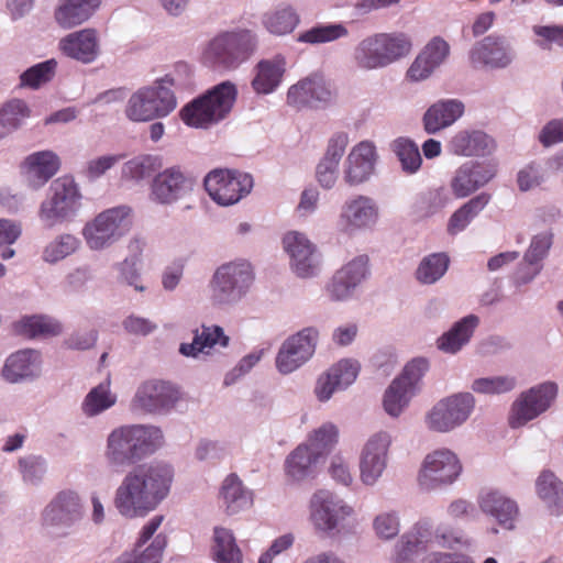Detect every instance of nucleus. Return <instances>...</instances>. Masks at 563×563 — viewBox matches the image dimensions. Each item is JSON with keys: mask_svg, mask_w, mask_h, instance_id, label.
I'll use <instances>...</instances> for the list:
<instances>
[{"mask_svg": "<svg viewBox=\"0 0 563 563\" xmlns=\"http://www.w3.org/2000/svg\"><path fill=\"white\" fill-rule=\"evenodd\" d=\"M496 165L485 162H466L455 172L450 188L455 198H466L487 185L496 175Z\"/></svg>", "mask_w": 563, "mask_h": 563, "instance_id": "19", "label": "nucleus"}, {"mask_svg": "<svg viewBox=\"0 0 563 563\" xmlns=\"http://www.w3.org/2000/svg\"><path fill=\"white\" fill-rule=\"evenodd\" d=\"M159 166L161 162L158 157L143 155L125 163L122 173L124 176L132 179H143L148 177Z\"/></svg>", "mask_w": 563, "mask_h": 563, "instance_id": "54", "label": "nucleus"}, {"mask_svg": "<svg viewBox=\"0 0 563 563\" xmlns=\"http://www.w3.org/2000/svg\"><path fill=\"white\" fill-rule=\"evenodd\" d=\"M426 550L423 541L416 534L404 536L397 548L395 563H409L415 554Z\"/></svg>", "mask_w": 563, "mask_h": 563, "instance_id": "58", "label": "nucleus"}, {"mask_svg": "<svg viewBox=\"0 0 563 563\" xmlns=\"http://www.w3.org/2000/svg\"><path fill=\"white\" fill-rule=\"evenodd\" d=\"M393 438L387 431L372 434L360 454V478L365 485H374L383 475L388 463Z\"/></svg>", "mask_w": 563, "mask_h": 563, "instance_id": "15", "label": "nucleus"}, {"mask_svg": "<svg viewBox=\"0 0 563 563\" xmlns=\"http://www.w3.org/2000/svg\"><path fill=\"white\" fill-rule=\"evenodd\" d=\"M253 282L254 271L247 261L222 264L210 280L211 298L220 305L236 302L246 295Z\"/></svg>", "mask_w": 563, "mask_h": 563, "instance_id": "6", "label": "nucleus"}, {"mask_svg": "<svg viewBox=\"0 0 563 563\" xmlns=\"http://www.w3.org/2000/svg\"><path fill=\"white\" fill-rule=\"evenodd\" d=\"M536 488L552 514H563V482L553 472L543 471L537 479Z\"/></svg>", "mask_w": 563, "mask_h": 563, "instance_id": "38", "label": "nucleus"}, {"mask_svg": "<svg viewBox=\"0 0 563 563\" xmlns=\"http://www.w3.org/2000/svg\"><path fill=\"white\" fill-rule=\"evenodd\" d=\"M478 505L481 510L492 516L501 528L515 529L519 516V508L515 500L497 490H488L479 495Z\"/></svg>", "mask_w": 563, "mask_h": 563, "instance_id": "29", "label": "nucleus"}, {"mask_svg": "<svg viewBox=\"0 0 563 563\" xmlns=\"http://www.w3.org/2000/svg\"><path fill=\"white\" fill-rule=\"evenodd\" d=\"M462 472V464L449 449L434 450L427 454L421 465L418 481L426 489H434L454 483Z\"/></svg>", "mask_w": 563, "mask_h": 563, "instance_id": "12", "label": "nucleus"}, {"mask_svg": "<svg viewBox=\"0 0 563 563\" xmlns=\"http://www.w3.org/2000/svg\"><path fill=\"white\" fill-rule=\"evenodd\" d=\"M318 459L307 444H299L285 461V473L292 482L302 481L313 473Z\"/></svg>", "mask_w": 563, "mask_h": 563, "instance_id": "40", "label": "nucleus"}, {"mask_svg": "<svg viewBox=\"0 0 563 563\" xmlns=\"http://www.w3.org/2000/svg\"><path fill=\"white\" fill-rule=\"evenodd\" d=\"M534 34L540 37L537 41L542 48H551L553 44L563 47V26L560 25H537L533 26Z\"/></svg>", "mask_w": 563, "mask_h": 563, "instance_id": "59", "label": "nucleus"}, {"mask_svg": "<svg viewBox=\"0 0 563 563\" xmlns=\"http://www.w3.org/2000/svg\"><path fill=\"white\" fill-rule=\"evenodd\" d=\"M338 437L339 431L336 427L332 423H324L309 437L306 444L314 456L319 459L332 450L338 442Z\"/></svg>", "mask_w": 563, "mask_h": 563, "instance_id": "50", "label": "nucleus"}, {"mask_svg": "<svg viewBox=\"0 0 563 563\" xmlns=\"http://www.w3.org/2000/svg\"><path fill=\"white\" fill-rule=\"evenodd\" d=\"M548 249H528L525 257L522 266L527 268V276H519L522 283L529 282L540 271V262L545 256Z\"/></svg>", "mask_w": 563, "mask_h": 563, "instance_id": "63", "label": "nucleus"}, {"mask_svg": "<svg viewBox=\"0 0 563 563\" xmlns=\"http://www.w3.org/2000/svg\"><path fill=\"white\" fill-rule=\"evenodd\" d=\"M379 209L374 199L367 196H356L344 202L340 223L344 231L367 229L376 224Z\"/></svg>", "mask_w": 563, "mask_h": 563, "instance_id": "23", "label": "nucleus"}, {"mask_svg": "<svg viewBox=\"0 0 563 563\" xmlns=\"http://www.w3.org/2000/svg\"><path fill=\"white\" fill-rule=\"evenodd\" d=\"M285 58L276 55L271 59H262L254 67L252 88L258 95L272 93L282 82L286 70Z\"/></svg>", "mask_w": 563, "mask_h": 563, "instance_id": "31", "label": "nucleus"}, {"mask_svg": "<svg viewBox=\"0 0 563 563\" xmlns=\"http://www.w3.org/2000/svg\"><path fill=\"white\" fill-rule=\"evenodd\" d=\"M391 148L399 159L405 173L415 174L419 170L422 158L418 146L412 141L399 137L393 142Z\"/></svg>", "mask_w": 563, "mask_h": 563, "instance_id": "47", "label": "nucleus"}, {"mask_svg": "<svg viewBox=\"0 0 563 563\" xmlns=\"http://www.w3.org/2000/svg\"><path fill=\"white\" fill-rule=\"evenodd\" d=\"M386 65L408 55L412 44L405 33H378Z\"/></svg>", "mask_w": 563, "mask_h": 563, "instance_id": "45", "label": "nucleus"}, {"mask_svg": "<svg viewBox=\"0 0 563 563\" xmlns=\"http://www.w3.org/2000/svg\"><path fill=\"white\" fill-rule=\"evenodd\" d=\"M333 92L321 74H311L292 85L287 92V102L296 109L318 107L331 102Z\"/></svg>", "mask_w": 563, "mask_h": 563, "instance_id": "20", "label": "nucleus"}, {"mask_svg": "<svg viewBox=\"0 0 563 563\" xmlns=\"http://www.w3.org/2000/svg\"><path fill=\"white\" fill-rule=\"evenodd\" d=\"M255 47V35L251 31L225 32L209 42L202 58L212 68L234 69L253 54Z\"/></svg>", "mask_w": 563, "mask_h": 563, "instance_id": "5", "label": "nucleus"}, {"mask_svg": "<svg viewBox=\"0 0 563 563\" xmlns=\"http://www.w3.org/2000/svg\"><path fill=\"white\" fill-rule=\"evenodd\" d=\"M420 54L427 59V64L429 63L435 69L449 56L450 46L442 37L435 36L424 46Z\"/></svg>", "mask_w": 563, "mask_h": 563, "instance_id": "56", "label": "nucleus"}, {"mask_svg": "<svg viewBox=\"0 0 563 563\" xmlns=\"http://www.w3.org/2000/svg\"><path fill=\"white\" fill-rule=\"evenodd\" d=\"M558 387L554 383H543L522 393L512 404L509 424L519 428L544 412L555 399Z\"/></svg>", "mask_w": 563, "mask_h": 563, "instance_id": "13", "label": "nucleus"}, {"mask_svg": "<svg viewBox=\"0 0 563 563\" xmlns=\"http://www.w3.org/2000/svg\"><path fill=\"white\" fill-rule=\"evenodd\" d=\"M56 66V60L49 59L30 67L20 76L21 86L32 89L40 88L53 79Z\"/></svg>", "mask_w": 563, "mask_h": 563, "instance_id": "51", "label": "nucleus"}, {"mask_svg": "<svg viewBox=\"0 0 563 563\" xmlns=\"http://www.w3.org/2000/svg\"><path fill=\"white\" fill-rule=\"evenodd\" d=\"M212 558L217 563H242L243 554L235 537L230 529L216 527L213 529Z\"/></svg>", "mask_w": 563, "mask_h": 563, "instance_id": "37", "label": "nucleus"}, {"mask_svg": "<svg viewBox=\"0 0 563 563\" xmlns=\"http://www.w3.org/2000/svg\"><path fill=\"white\" fill-rule=\"evenodd\" d=\"M477 324L478 318L474 314L463 318L438 340L439 349L448 353L457 352L462 345L468 342Z\"/></svg>", "mask_w": 563, "mask_h": 563, "instance_id": "42", "label": "nucleus"}, {"mask_svg": "<svg viewBox=\"0 0 563 563\" xmlns=\"http://www.w3.org/2000/svg\"><path fill=\"white\" fill-rule=\"evenodd\" d=\"M100 3L101 0H60L54 16L59 26L71 29L87 21Z\"/></svg>", "mask_w": 563, "mask_h": 563, "instance_id": "34", "label": "nucleus"}, {"mask_svg": "<svg viewBox=\"0 0 563 563\" xmlns=\"http://www.w3.org/2000/svg\"><path fill=\"white\" fill-rule=\"evenodd\" d=\"M318 332L307 328L287 339L282 345L276 366L283 374H289L306 363L314 353Z\"/></svg>", "mask_w": 563, "mask_h": 563, "instance_id": "18", "label": "nucleus"}, {"mask_svg": "<svg viewBox=\"0 0 563 563\" xmlns=\"http://www.w3.org/2000/svg\"><path fill=\"white\" fill-rule=\"evenodd\" d=\"M20 472L23 479L29 483H37L45 473V463L38 456H26L19 460Z\"/></svg>", "mask_w": 563, "mask_h": 563, "instance_id": "60", "label": "nucleus"}, {"mask_svg": "<svg viewBox=\"0 0 563 563\" xmlns=\"http://www.w3.org/2000/svg\"><path fill=\"white\" fill-rule=\"evenodd\" d=\"M349 34L343 24H320L299 34L298 41L309 44H321L335 41Z\"/></svg>", "mask_w": 563, "mask_h": 563, "instance_id": "49", "label": "nucleus"}, {"mask_svg": "<svg viewBox=\"0 0 563 563\" xmlns=\"http://www.w3.org/2000/svg\"><path fill=\"white\" fill-rule=\"evenodd\" d=\"M59 168L60 159L52 151L32 153L21 164L22 175L34 189L44 186Z\"/></svg>", "mask_w": 563, "mask_h": 563, "instance_id": "27", "label": "nucleus"}, {"mask_svg": "<svg viewBox=\"0 0 563 563\" xmlns=\"http://www.w3.org/2000/svg\"><path fill=\"white\" fill-rule=\"evenodd\" d=\"M358 371L360 366L356 362L342 360L333 365L329 373L333 376L339 387L345 388L356 379Z\"/></svg>", "mask_w": 563, "mask_h": 563, "instance_id": "57", "label": "nucleus"}, {"mask_svg": "<svg viewBox=\"0 0 563 563\" xmlns=\"http://www.w3.org/2000/svg\"><path fill=\"white\" fill-rule=\"evenodd\" d=\"M453 154L459 156H484L495 150V141L483 131L457 132L449 143Z\"/></svg>", "mask_w": 563, "mask_h": 563, "instance_id": "30", "label": "nucleus"}, {"mask_svg": "<svg viewBox=\"0 0 563 563\" xmlns=\"http://www.w3.org/2000/svg\"><path fill=\"white\" fill-rule=\"evenodd\" d=\"M310 518L314 528L330 533L353 514L352 507L328 490L313 494L310 503Z\"/></svg>", "mask_w": 563, "mask_h": 563, "instance_id": "17", "label": "nucleus"}, {"mask_svg": "<svg viewBox=\"0 0 563 563\" xmlns=\"http://www.w3.org/2000/svg\"><path fill=\"white\" fill-rule=\"evenodd\" d=\"M353 59L357 67L366 70L386 67L378 34L362 40L354 49Z\"/></svg>", "mask_w": 563, "mask_h": 563, "instance_id": "39", "label": "nucleus"}, {"mask_svg": "<svg viewBox=\"0 0 563 563\" xmlns=\"http://www.w3.org/2000/svg\"><path fill=\"white\" fill-rule=\"evenodd\" d=\"M299 22V18L291 8H280L266 13L263 18L265 27L273 34L284 35L290 33Z\"/></svg>", "mask_w": 563, "mask_h": 563, "instance_id": "48", "label": "nucleus"}, {"mask_svg": "<svg viewBox=\"0 0 563 563\" xmlns=\"http://www.w3.org/2000/svg\"><path fill=\"white\" fill-rule=\"evenodd\" d=\"M117 402V396L110 390V379L93 387L85 397L81 410L87 417H95L108 410Z\"/></svg>", "mask_w": 563, "mask_h": 563, "instance_id": "43", "label": "nucleus"}, {"mask_svg": "<svg viewBox=\"0 0 563 563\" xmlns=\"http://www.w3.org/2000/svg\"><path fill=\"white\" fill-rule=\"evenodd\" d=\"M464 113V104L455 99L440 100L433 103L423 115V126L434 134L452 125Z\"/></svg>", "mask_w": 563, "mask_h": 563, "instance_id": "32", "label": "nucleus"}, {"mask_svg": "<svg viewBox=\"0 0 563 563\" xmlns=\"http://www.w3.org/2000/svg\"><path fill=\"white\" fill-rule=\"evenodd\" d=\"M290 256V266L294 273L302 278L313 276L319 269V254L317 249H287Z\"/></svg>", "mask_w": 563, "mask_h": 563, "instance_id": "46", "label": "nucleus"}, {"mask_svg": "<svg viewBox=\"0 0 563 563\" xmlns=\"http://www.w3.org/2000/svg\"><path fill=\"white\" fill-rule=\"evenodd\" d=\"M179 398V390L172 383L151 379L144 382L137 388L132 400V407L142 412L159 413L174 408Z\"/></svg>", "mask_w": 563, "mask_h": 563, "instance_id": "16", "label": "nucleus"}, {"mask_svg": "<svg viewBox=\"0 0 563 563\" xmlns=\"http://www.w3.org/2000/svg\"><path fill=\"white\" fill-rule=\"evenodd\" d=\"M164 521V516H154L141 529L132 550L139 563H161L167 547V537L163 533L155 536Z\"/></svg>", "mask_w": 563, "mask_h": 563, "instance_id": "22", "label": "nucleus"}, {"mask_svg": "<svg viewBox=\"0 0 563 563\" xmlns=\"http://www.w3.org/2000/svg\"><path fill=\"white\" fill-rule=\"evenodd\" d=\"M367 273V257L360 256L339 269L327 285V292L332 300L347 299L354 288Z\"/></svg>", "mask_w": 563, "mask_h": 563, "instance_id": "28", "label": "nucleus"}, {"mask_svg": "<svg viewBox=\"0 0 563 563\" xmlns=\"http://www.w3.org/2000/svg\"><path fill=\"white\" fill-rule=\"evenodd\" d=\"M516 387V378L510 376H496L478 378L473 382L472 389L479 394H503Z\"/></svg>", "mask_w": 563, "mask_h": 563, "instance_id": "55", "label": "nucleus"}, {"mask_svg": "<svg viewBox=\"0 0 563 563\" xmlns=\"http://www.w3.org/2000/svg\"><path fill=\"white\" fill-rule=\"evenodd\" d=\"M195 186V177L181 166L174 165L154 176L151 198L161 205H173L190 196Z\"/></svg>", "mask_w": 563, "mask_h": 563, "instance_id": "11", "label": "nucleus"}, {"mask_svg": "<svg viewBox=\"0 0 563 563\" xmlns=\"http://www.w3.org/2000/svg\"><path fill=\"white\" fill-rule=\"evenodd\" d=\"M349 141V135L345 132L333 134L328 142L323 158L339 164L345 153Z\"/></svg>", "mask_w": 563, "mask_h": 563, "instance_id": "62", "label": "nucleus"}, {"mask_svg": "<svg viewBox=\"0 0 563 563\" xmlns=\"http://www.w3.org/2000/svg\"><path fill=\"white\" fill-rule=\"evenodd\" d=\"M158 427L145 424L121 426L107 439L104 456L112 466H128L153 454L163 444Z\"/></svg>", "mask_w": 563, "mask_h": 563, "instance_id": "2", "label": "nucleus"}, {"mask_svg": "<svg viewBox=\"0 0 563 563\" xmlns=\"http://www.w3.org/2000/svg\"><path fill=\"white\" fill-rule=\"evenodd\" d=\"M52 196L41 205L40 217L48 225L63 221L77 210L81 195L73 177L55 179L49 187Z\"/></svg>", "mask_w": 563, "mask_h": 563, "instance_id": "9", "label": "nucleus"}, {"mask_svg": "<svg viewBox=\"0 0 563 563\" xmlns=\"http://www.w3.org/2000/svg\"><path fill=\"white\" fill-rule=\"evenodd\" d=\"M130 208L121 206L107 209L88 222L82 234L90 246H102L114 243L126 234L132 227Z\"/></svg>", "mask_w": 563, "mask_h": 563, "instance_id": "8", "label": "nucleus"}, {"mask_svg": "<svg viewBox=\"0 0 563 563\" xmlns=\"http://www.w3.org/2000/svg\"><path fill=\"white\" fill-rule=\"evenodd\" d=\"M511 59L510 47L501 36L488 35L477 42L470 52V60L474 67L503 68L508 66Z\"/></svg>", "mask_w": 563, "mask_h": 563, "instance_id": "26", "label": "nucleus"}, {"mask_svg": "<svg viewBox=\"0 0 563 563\" xmlns=\"http://www.w3.org/2000/svg\"><path fill=\"white\" fill-rule=\"evenodd\" d=\"M15 331L27 338L54 336L62 332V325L56 320L45 316L25 317L15 324Z\"/></svg>", "mask_w": 563, "mask_h": 563, "instance_id": "44", "label": "nucleus"}, {"mask_svg": "<svg viewBox=\"0 0 563 563\" xmlns=\"http://www.w3.org/2000/svg\"><path fill=\"white\" fill-rule=\"evenodd\" d=\"M30 109L25 101L13 99L7 102L0 110V120L8 132L18 129L24 119L30 117Z\"/></svg>", "mask_w": 563, "mask_h": 563, "instance_id": "53", "label": "nucleus"}, {"mask_svg": "<svg viewBox=\"0 0 563 563\" xmlns=\"http://www.w3.org/2000/svg\"><path fill=\"white\" fill-rule=\"evenodd\" d=\"M172 86H174V79L166 75L154 86L140 88L128 101L126 117L134 122H146L168 115L177 106Z\"/></svg>", "mask_w": 563, "mask_h": 563, "instance_id": "4", "label": "nucleus"}, {"mask_svg": "<svg viewBox=\"0 0 563 563\" xmlns=\"http://www.w3.org/2000/svg\"><path fill=\"white\" fill-rule=\"evenodd\" d=\"M449 258L443 253L424 258L417 269V278L424 284L437 282L446 271Z\"/></svg>", "mask_w": 563, "mask_h": 563, "instance_id": "52", "label": "nucleus"}, {"mask_svg": "<svg viewBox=\"0 0 563 563\" xmlns=\"http://www.w3.org/2000/svg\"><path fill=\"white\" fill-rule=\"evenodd\" d=\"M220 500L225 512L231 516L252 507L253 493L243 485L235 473H231L221 485Z\"/></svg>", "mask_w": 563, "mask_h": 563, "instance_id": "33", "label": "nucleus"}, {"mask_svg": "<svg viewBox=\"0 0 563 563\" xmlns=\"http://www.w3.org/2000/svg\"><path fill=\"white\" fill-rule=\"evenodd\" d=\"M172 482L173 470L168 465H139L117 488L114 506L125 518L145 517L167 497Z\"/></svg>", "mask_w": 563, "mask_h": 563, "instance_id": "1", "label": "nucleus"}, {"mask_svg": "<svg viewBox=\"0 0 563 563\" xmlns=\"http://www.w3.org/2000/svg\"><path fill=\"white\" fill-rule=\"evenodd\" d=\"M489 201L490 195L482 192L461 206L449 220V232L456 234L463 231L485 209Z\"/></svg>", "mask_w": 563, "mask_h": 563, "instance_id": "41", "label": "nucleus"}, {"mask_svg": "<svg viewBox=\"0 0 563 563\" xmlns=\"http://www.w3.org/2000/svg\"><path fill=\"white\" fill-rule=\"evenodd\" d=\"M236 95V87L232 82H221L186 104L180 110V118L189 126L208 128L230 113Z\"/></svg>", "mask_w": 563, "mask_h": 563, "instance_id": "3", "label": "nucleus"}, {"mask_svg": "<svg viewBox=\"0 0 563 563\" xmlns=\"http://www.w3.org/2000/svg\"><path fill=\"white\" fill-rule=\"evenodd\" d=\"M58 48L69 58L84 64L93 63L100 54L98 32L88 27L69 33L60 38Z\"/></svg>", "mask_w": 563, "mask_h": 563, "instance_id": "24", "label": "nucleus"}, {"mask_svg": "<svg viewBox=\"0 0 563 563\" xmlns=\"http://www.w3.org/2000/svg\"><path fill=\"white\" fill-rule=\"evenodd\" d=\"M474 407L470 393L456 394L439 401L428 413V428L437 432H448L463 423Z\"/></svg>", "mask_w": 563, "mask_h": 563, "instance_id": "14", "label": "nucleus"}, {"mask_svg": "<svg viewBox=\"0 0 563 563\" xmlns=\"http://www.w3.org/2000/svg\"><path fill=\"white\" fill-rule=\"evenodd\" d=\"M219 344L225 347L229 344V336L219 325H202L200 332H196L192 343L180 345V353L186 356H196L198 353H209V350Z\"/></svg>", "mask_w": 563, "mask_h": 563, "instance_id": "36", "label": "nucleus"}, {"mask_svg": "<svg viewBox=\"0 0 563 563\" xmlns=\"http://www.w3.org/2000/svg\"><path fill=\"white\" fill-rule=\"evenodd\" d=\"M376 159L375 145L369 141L360 142L347 155L344 180L351 186L366 181L374 173Z\"/></svg>", "mask_w": 563, "mask_h": 563, "instance_id": "25", "label": "nucleus"}, {"mask_svg": "<svg viewBox=\"0 0 563 563\" xmlns=\"http://www.w3.org/2000/svg\"><path fill=\"white\" fill-rule=\"evenodd\" d=\"M40 354L34 350H22L8 357L3 367V377L11 382L33 376L38 371Z\"/></svg>", "mask_w": 563, "mask_h": 563, "instance_id": "35", "label": "nucleus"}, {"mask_svg": "<svg viewBox=\"0 0 563 563\" xmlns=\"http://www.w3.org/2000/svg\"><path fill=\"white\" fill-rule=\"evenodd\" d=\"M374 529L378 537L391 539L399 532L398 517L394 512L382 514L375 518Z\"/></svg>", "mask_w": 563, "mask_h": 563, "instance_id": "61", "label": "nucleus"}, {"mask_svg": "<svg viewBox=\"0 0 563 563\" xmlns=\"http://www.w3.org/2000/svg\"><path fill=\"white\" fill-rule=\"evenodd\" d=\"M203 186L209 197L219 206H232L253 189V177L236 169L216 168L209 172Z\"/></svg>", "mask_w": 563, "mask_h": 563, "instance_id": "7", "label": "nucleus"}, {"mask_svg": "<svg viewBox=\"0 0 563 563\" xmlns=\"http://www.w3.org/2000/svg\"><path fill=\"white\" fill-rule=\"evenodd\" d=\"M428 369L424 358H415L408 363L401 375L393 380L384 395V408L393 417H397L409 404L418 384Z\"/></svg>", "mask_w": 563, "mask_h": 563, "instance_id": "10", "label": "nucleus"}, {"mask_svg": "<svg viewBox=\"0 0 563 563\" xmlns=\"http://www.w3.org/2000/svg\"><path fill=\"white\" fill-rule=\"evenodd\" d=\"M539 141L545 147L563 142V119L548 122L540 132Z\"/></svg>", "mask_w": 563, "mask_h": 563, "instance_id": "64", "label": "nucleus"}, {"mask_svg": "<svg viewBox=\"0 0 563 563\" xmlns=\"http://www.w3.org/2000/svg\"><path fill=\"white\" fill-rule=\"evenodd\" d=\"M82 515L78 495L71 490H64L44 509L43 523L47 527L70 528L82 518Z\"/></svg>", "mask_w": 563, "mask_h": 563, "instance_id": "21", "label": "nucleus"}]
</instances>
